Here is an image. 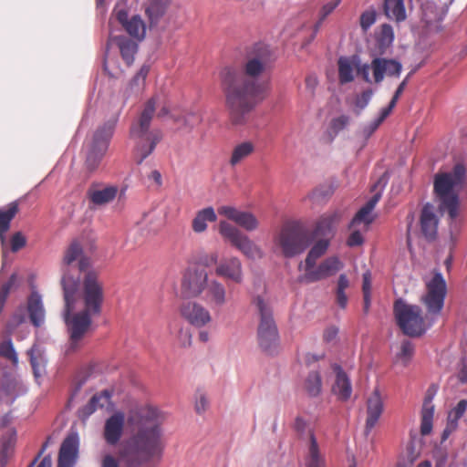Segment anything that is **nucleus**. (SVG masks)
<instances>
[{"instance_id":"c756f323","label":"nucleus","mask_w":467,"mask_h":467,"mask_svg":"<svg viewBox=\"0 0 467 467\" xmlns=\"http://www.w3.org/2000/svg\"><path fill=\"white\" fill-rule=\"evenodd\" d=\"M343 212L336 210L323 214L314 230V234L322 236L323 238L332 235L337 224L341 221Z\"/></svg>"},{"instance_id":"f704fd0d","label":"nucleus","mask_w":467,"mask_h":467,"mask_svg":"<svg viewBox=\"0 0 467 467\" xmlns=\"http://www.w3.org/2000/svg\"><path fill=\"white\" fill-rule=\"evenodd\" d=\"M28 355L34 376L38 381L46 372L47 358L45 357L44 350L39 345L35 344L28 350Z\"/></svg>"},{"instance_id":"8fccbe9b","label":"nucleus","mask_w":467,"mask_h":467,"mask_svg":"<svg viewBox=\"0 0 467 467\" xmlns=\"http://www.w3.org/2000/svg\"><path fill=\"white\" fill-rule=\"evenodd\" d=\"M394 40V33L391 26L383 25L379 37V42L381 46L389 47Z\"/></svg>"},{"instance_id":"7ed1b4c3","label":"nucleus","mask_w":467,"mask_h":467,"mask_svg":"<svg viewBox=\"0 0 467 467\" xmlns=\"http://www.w3.org/2000/svg\"><path fill=\"white\" fill-rule=\"evenodd\" d=\"M163 419L164 413L151 405L136 406L130 410L128 421L138 426L139 431L130 438L127 453L137 464L161 458L165 445L159 424Z\"/></svg>"},{"instance_id":"bf43d9fd","label":"nucleus","mask_w":467,"mask_h":467,"mask_svg":"<svg viewBox=\"0 0 467 467\" xmlns=\"http://www.w3.org/2000/svg\"><path fill=\"white\" fill-rule=\"evenodd\" d=\"M349 123V117L346 115H341L337 118H335L331 120V130L338 133L339 131L343 130Z\"/></svg>"},{"instance_id":"ea45409f","label":"nucleus","mask_w":467,"mask_h":467,"mask_svg":"<svg viewBox=\"0 0 467 467\" xmlns=\"http://www.w3.org/2000/svg\"><path fill=\"white\" fill-rule=\"evenodd\" d=\"M384 11L389 19L397 22L406 19V10L403 0H385Z\"/></svg>"},{"instance_id":"5fc2aeb1","label":"nucleus","mask_w":467,"mask_h":467,"mask_svg":"<svg viewBox=\"0 0 467 467\" xmlns=\"http://www.w3.org/2000/svg\"><path fill=\"white\" fill-rule=\"evenodd\" d=\"M150 67L148 65H143L140 71L134 76L130 82L131 88H140L146 79L147 75L149 74Z\"/></svg>"},{"instance_id":"58836bf2","label":"nucleus","mask_w":467,"mask_h":467,"mask_svg":"<svg viewBox=\"0 0 467 467\" xmlns=\"http://www.w3.org/2000/svg\"><path fill=\"white\" fill-rule=\"evenodd\" d=\"M16 443V431L8 430L0 440V460H5V465L7 460L12 456Z\"/></svg>"},{"instance_id":"7c9ffc66","label":"nucleus","mask_w":467,"mask_h":467,"mask_svg":"<svg viewBox=\"0 0 467 467\" xmlns=\"http://www.w3.org/2000/svg\"><path fill=\"white\" fill-rule=\"evenodd\" d=\"M18 211L16 202L10 203L6 208L0 209V242L2 246L3 257L5 260L8 253V243L5 233L10 228V223Z\"/></svg>"},{"instance_id":"4be33fe9","label":"nucleus","mask_w":467,"mask_h":467,"mask_svg":"<svg viewBox=\"0 0 467 467\" xmlns=\"http://www.w3.org/2000/svg\"><path fill=\"white\" fill-rule=\"evenodd\" d=\"M125 425V414L116 411L104 423L103 438L107 444L115 446L120 441Z\"/></svg>"},{"instance_id":"a19ab883","label":"nucleus","mask_w":467,"mask_h":467,"mask_svg":"<svg viewBox=\"0 0 467 467\" xmlns=\"http://www.w3.org/2000/svg\"><path fill=\"white\" fill-rule=\"evenodd\" d=\"M414 354V345L410 340H403L400 349L395 354L394 362L396 365L406 367Z\"/></svg>"},{"instance_id":"09e8293b","label":"nucleus","mask_w":467,"mask_h":467,"mask_svg":"<svg viewBox=\"0 0 467 467\" xmlns=\"http://www.w3.org/2000/svg\"><path fill=\"white\" fill-rule=\"evenodd\" d=\"M26 321V317H25V313H24V308L21 307L19 308L16 312H15V314L12 316L11 319L9 320L8 324H7V332L8 333H13L15 331V329L19 327L20 325H22L23 323H25Z\"/></svg>"},{"instance_id":"a18cd8bd","label":"nucleus","mask_w":467,"mask_h":467,"mask_svg":"<svg viewBox=\"0 0 467 467\" xmlns=\"http://www.w3.org/2000/svg\"><path fill=\"white\" fill-rule=\"evenodd\" d=\"M339 4H340V0H332V1H329V2L326 3L322 6V8L320 10V15H319V20H318V22L315 26L314 35L318 31L321 24L326 19V17L327 16H329L337 7V5Z\"/></svg>"},{"instance_id":"79ce46f5","label":"nucleus","mask_w":467,"mask_h":467,"mask_svg":"<svg viewBox=\"0 0 467 467\" xmlns=\"http://www.w3.org/2000/svg\"><path fill=\"white\" fill-rule=\"evenodd\" d=\"M305 389L309 396L317 397L322 391V379L318 371H311L305 381Z\"/></svg>"},{"instance_id":"603ef678","label":"nucleus","mask_w":467,"mask_h":467,"mask_svg":"<svg viewBox=\"0 0 467 467\" xmlns=\"http://www.w3.org/2000/svg\"><path fill=\"white\" fill-rule=\"evenodd\" d=\"M443 18H444V15H439L432 21L431 18L428 17V15L426 13L423 16V19L426 23V26H427L428 30L431 32H435V33L441 32L442 30Z\"/></svg>"},{"instance_id":"c03bdc74","label":"nucleus","mask_w":467,"mask_h":467,"mask_svg":"<svg viewBox=\"0 0 467 467\" xmlns=\"http://www.w3.org/2000/svg\"><path fill=\"white\" fill-rule=\"evenodd\" d=\"M467 409V400H461L457 405L449 412L448 428L454 430L458 425V420L463 416Z\"/></svg>"},{"instance_id":"423d86ee","label":"nucleus","mask_w":467,"mask_h":467,"mask_svg":"<svg viewBox=\"0 0 467 467\" xmlns=\"http://www.w3.org/2000/svg\"><path fill=\"white\" fill-rule=\"evenodd\" d=\"M311 240L308 232L300 224L289 223L284 224L274 237V247L284 257L293 258L303 254Z\"/></svg>"},{"instance_id":"20e7f679","label":"nucleus","mask_w":467,"mask_h":467,"mask_svg":"<svg viewBox=\"0 0 467 467\" xmlns=\"http://www.w3.org/2000/svg\"><path fill=\"white\" fill-rule=\"evenodd\" d=\"M154 112L155 99H150L130 126V137L134 143V158L139 164L153 152L163 137L161 130L150 129Z\"/></svg>"},{"instance_id":"72a5a7b5","label":"nucleus","mask_w":467,"mask_h":467,"mask_svg":"<svg viewBox=\"0 0 467 467\" xmlns=\"http://www.w3.org/2000/svg\"><path fill=\"white\" fill-rule=\"evenodd\" d=\"M171 0H146L144 11L150 25H156L164 16Z\"/></svg>"},{"instance_id":"774afa93","label":"nucleus","mask_w":467,"mask_h":467,"mask_svg":"<svg viewBox=\"0 0 467 467\" xmlns=\"http://www.w3.org/2000/svg\"><path fill=\"white\" fill-rule=\"evenodd\" d=\"M336 301L337 306L344 309L347 306L348 304V296L345 292L341 291H336Z\"/></svg>"},{"instance_id":"e2e57ef3","label":"nucleus","mask_w":467,"mask_h":467,"mask_svg":"<svg viewBox=\"0 0 467 467\" xmlns=\"http://www.w3.org/2000/svg\"><path fill=\"white\" fill-rule=\"evenodd\" d=\"M363 293H364V300L368 301V295L370 293L371 289V275L368 271L363 274V285H362Z\"/></svg>"},{"instance_id":"6ab92c4d","label":"nucleus","mask_w":467,"mask_h":467,"mask_svg":"<svg viewBox=\"0 0 467 467\" xmlns=\"http://www.w3.org/2000/svg\"><path fill=\"white\" fill-rule=\"evenodd\" d=\"M181 316L192 326L203 327L212 321L209 310L195 301H187L180 307Z\"/></svg>"},{"instance_id":"2f4dec72","label":"nucleus","mask_w":467,"mask_h":467,"mask_svg":"<svg viewBox=\"0 0 467 467\" xmlns=\"http://www.w3.org/2000/svg\"><path fill=\"white\" fill-rule=\"evenodd\" d=\"M119 189L115 185H108L102 188H94L88 191V197L95 206H103L112 202Z\"/></svg>"},{"instance_id":"6e6d98bb","label":"nucleus","mask_w":467,"mask_h":467,"mask_svg":"<svg viewBox=\"0 0 467 467\" xmlns=\"http://www.w3.org/2000/svg\"><path fill=\"white\" fill-rule=\"evenodd\" d=\"M373 96V91L371 89H367L363 91L360 95L356 98L355 106L359 109V111L363 110L369 103L371 98Z\"/></svg>"},{"instance_id":"f3484780","label":"nucleus","mask_w":467,"mask_h":467,"mask_svg":"<svg viewBox=\"0 0 467 467\" xmlns=\"http://www.w3.org/2000/svg\"><path fill=\"white\" fill-rule=\"evenodd\" d=\"M343 268V263L336 256L327 257L317 266L316 265L298 276L300 283H315L336 275Z\"/></svg>"},{"instance_id":"37998d69","label":"nucleus","mask_w":467,"mask_h":467,"mask_svg":"<svg viewBox=\"0 0 467 467\" xmlns=\"http://www.w3.org/2000/svg\"><path fill=\"white\" fill-rule=\"evenodd\" d=\"M391 110L387 107L382 108L379 115L371 120L369 123L366 124L361 130V135L368 140L379 127V125L385 120V119L390 114Z\"/></svg>"},{"instance_id":"39448f33","label":"nucleus","mask_w":467,"mask_h":467,"mask_svg":"<svg viewBox=\"0 0 467 467\" xmlns=\"http://www.w3.org/2000/svg\"><path fill=\"white\" fill-rule=\"evenodd\" d=\"M466 175L462 163H457L451 171L440 172L434 176L433 190L441 212H447L451 220L458 215L459 191Z\"/></svg>"},{"instance_id":"5701e85b","label":"nucleus","mask_w":467,"mask_h":467,"mask_svg":"<svg viewBox=\"0 0 467 467\" xmlns=\"http://www.w3.org/2000/svg\"><path fill=\"white\" fill-rule=\"evenodd\" d=\"M79 438L77 433L69 434L62 442L57 467H74L78 458Z\"/></svg>"},{"instance_id":"2eb2a0df","label":"nucleus","mask_w":467,"mask_h":467,"mask_svg":"<svg viewBox=\"0 0 467 467\" xmlns=\"http://www.w3.org/2000/svg\"><path fill=\"white\" fill-rule=\"evenodd\" d=\"M338 79L341 84L350 83L355 78V72L360 75L367 83H372L369 66L362 64L358 56L340 57L337 61Z\"/></svg>"},{"instance_id":"b1692460","label":"nucleus","mask_w":467,"mask_h":467,"mask_svg":"<svg viewBox=\"0 0 467 467\" xmlns=\"http://www.w3.org/2000/svg\"><path fill=\"white\" fill-rule=\"evenodd\" d=\"M384 410V403L378 388H375L373 392L367 400V420L365 426V432L368 434L376 426Z\"/></svg>"},{"instance_id":"9d476101","label":"nucleus","mask_w":467,"mask_h":467,"mask_svg":"<svg viewBox=\"0 0 467 467\" xmlns=\"http://www.w3.org/2000/svg\"><path fill=\"white\" fill-rule=\"evenodd\" d=\"M386 182H382L379 180L372 187V191H376L379 188L373 196L366 202V204L360 208L355 217L352 219L349 228L352 229V233L348 238L347 244L350 247L361 245L364 242L363 234L368 229L369 224L374 220L372 212L381 198L383 188Z\"/></svg>"},{"instance_id":"a211bd4d","label":"nucleus","mask_w":467,"mask_h":467,"mask_svg":"<svg viewBox=\"0 0 467 467\" xmlns=\"http://www.w3.org/2000/svg\"><path fill=\"white\" fill-rule=\"evenodd\" d=\"M368 66L372 83L376 84L381 83L385 77L399 78L402 70L401 63L392 58L374 57Z\"/></svg>"},{"instance_id":"f03ea898","label":"nucleus","mask_w":467,"mask_h":467,"mask_svg":"<svg viewBox=\"0 0 467 467\" xmlns=\"http://www.w3.org/2000/svg\"><path fill=\"white\" fill-rule=\"evenodd\" d=\"M271 49L258 43L247 51L239 68L226 67L220 72L225 105L234 125H244L250 113L265 98L266 83L262 77L270 69Z\"/></svg>"},{"instance_id":"e433bc0d","label":"nucleus","mask_w":467,"mask_h":467,"mask_svg":"<svg viewBox=\"0 0 467 467\" xmlns=\"http://www.w3.org/2000/svg\"><path fill=\"white\" fill-rule=\"evenodd\" d=\"M217 215L213 207H206L199 211L192 220V230L195 233H202L207 229L208 222H215Z\"/></svg>"},{"instance_id":"338daca9","label":"nucleus","mask_w":467,"mask_h":467,"mask_svg":"<svg viewBox=\"0 0 467 467\" xmlns=\"http://www.w3.org/2000/svg\"><path fill=\"white\" fill-rule=\"evenodd\" d=\"M318 85V79L315 75H309L306 78V88L310 92H314Z\"/></svg>"},{"instance_id":"0e129e2a","label":"nucleus","mask_w":467,"mask_h":467,"mask_svg":"<svg viewBox=\"0 0 467 467\" xmlns=\"http://www.w3.org/2000/svg\"><path fill=\"white\" fill-rule=\"evenodd\" d=\"M338 328L336 327H329L324 331V340L327 343L334 342L337 337Z\"/></svg>"},{"instance_id":"c9c22d12","label":"nucleus","mask_w":467,"mask_h":467,"mask_svg":"<svg viewBox=\"0 0 467 467\" xmlns=\"http://www.w3.org/2000/svg\"><path fill=\"white\" fill-rule=\"evenodd\" d=\"M255 150L254 144L250 140H244L236 144L231 152L229 164L235 167L252 155Z\"/></svg>"},{"instance_id":"aec40b11","label":"nucleus","mask_w":467,"mask_h":467,"mask_svg":"<svg viewBox=\"0 0 467 467\" xmlns=\"http://www.w3.org/2000/svg\"><path fill=\"white\" fill-rule=\"evenodd\" d=\"M218 213L248 232L255 231L259 226V221L255 215L250 212L225 205L221 206L218 209Z\"/></svg>"},{"instance_id":"864d4df0","label":"nucleus","mask_w":467,"mask_h":467,"mask_svg":"<svg viewBox=\"0 0 467 467\" xmlns=\"http://www.w3.org/2000/svg\"><path fill=\"white\" fill-rule=\"evenodd\" d=\"M9 244L10 251L13 253H16L26 246V239L21 232H16L12 235Z\"/></svg>"},{"instance_id":"052dcab7","label":"nucleus","mask_w":467,"mask_h":467,"mask_svg":"<svg viewBox=\"0 0 467 467\" xmlns=\"http://www.w3.org/2000/svg\"><path fill=\"white\" fill-rule=\"evenodd\" d=\"M209 401L205 394L199 393L195 400V410L197 413L204 412L208 407Z\"/></svg>"},{"instance_id":"473e14b6","label":"nucleus","mask_w":467,"mask_h":467,"mask_svg":"<svg viewBox=\"0 0 467 467\" xmlns=\"http://www.w3.org/2000/svg\"><path fill=\"white\" fill-rule=\"evenodd\" d=\"M329 246V240L327 238H321L317 241L310 248L305 262H300L298 269L300 271H306L316 265L318 258L326 254Z\"/></svg>"},{"instance_id":"9b49d317","label":"nucleus","mask_w":467,"mask_h":467,"mask_svg":"<svg viewBox=\"0 0 467 467\" xmlns=\"http://www.w3.org/2000/svg\"><path fill=\"white\" fill-rule=\"evenodd\" d=\"M394 315L402 332L410 337L421 336L431 326V323L426 324L419 306L407 304L402 299L395 302Z\"/></svg>"},{"instance_id":"dca6fc26","label":"nucleus","mask_w":467,"mask_h":467,"mask_svg":"<svg viewBox=\"0 0 467 467\" xmlns=\"http://www.w3.org/2000/svg\"><path fill=\"white\" fill-rule=\"evenodd\" d=\"M209 282L208 273L198 267H188L182 278V293L187 297L201 296Z\"/></svg>"},{"instance_id":"3c124183","label":"nucleus","mask_w":467,"mask_h":467,"mask_svg":"<svg viewBox=\"0 0 467 467\" xmlns=\"http://www.w3.org/2000/svg\"><path fill=\"white\" fill-rule=\"evenodd\" d=\"M413 73H414V71L410 72L408 74V76L400 82V84L399 85L397 89L395 90L394 95H393L389 104L387 106V108L389 109L391 111L394 109V107L396 106V104H397L400 97L403 93L404 89L406 88L409 79L412 76Z\"/></svg>"},{"instance_id":"4468645a","label":"nucleus","mask_w":467,"mask_h":467,"mask_svg":"<svg viewBox=\"0 0 467 467\" xmlns=\"http://www.w3.org/2000/svg\"><path fill=\"white\" fill-rule=\"evenodd\" d=\"M130 8L127 0L119 1L112 12V16L124 30L136 41H142L146 36V24L140 15L130 16Z\"/></svg>"},{"instance_id":"49530a36","label":"nucleus","mask_w":467,"mask_h":467,"mask_svg":"<svg viewBox=\"0 0 467 467\" xmlns=\"http://www.w3.org/2000/svg\"><path fill=\"white\" fill-rule=\"evenodd\" d=\"M0 356L10 359L14 364H17L18 358L10 338L0 343Z\"/></svg>"},{"instance_id":"f8f14e48","label":"nucleus","mask_w":467,"mask_h":467,"mask_svg":"<svg viewBox=\"0 0 467 467\" xmlns=\"http://www.w3.org/2000/svg\"><path fill=\"white\" fill-rule=\"evenodd\" d=\"M426 292L421 296L431 323L441 312L447 294V285L441 272H434L431 277L424 278Z\"/></svg>"},{"instance_id":"bb28decb","label":"nucleus","mask_w":467,"mask_h":467,"mask_svg":"<svg viewBox=\"0 0 467 467\" xmlns=\"http://www.w3.org/2000/svg\"><path fill=\"white\" fill-rule=\"evenodd\" d=\"M205 301L213 307H222L228 302L224 285L217 279L209 280L205 289Z\"/></svg>"},{"instance_id":"f257e3e1","label":"nucleus","mask_w":467,"mask_h":467,"mask_svg":"<svg viewBox=\"0 0 467 467\" xmlns=\"http://www.w3.org/2000/svg\"><path fill=\"white\" fill-rule=\"evenodd\" d=\"M89 268V258L84 256L81 244L73 241L66 249L61 264L60 283L65 303L62 317L69 334L67 355L77 351L90 327L92 317L101 311L103 285L98 273Z\"/></svg>"},{"instance_id":"de8ad7c7","label":"nucleus","mask_w":467,"mask_h":467,"mask_svg":"<svg viewBox=\"0 0 467 467\" xmlns=\"http://www.w3.org/2000/svg\"><path fill=\"white\" fill-rule=\"evenodd\" d=\"M16 283V275L13 274L9 280L3 284L0 287V313L2 312L5 300L10 293L11 288L15 285Z\"/></svg>"},{"instance_id":"4d7b16f0","label":"nucleus","mask_w":467,"mask_h":467,"mask_svg":"<svg viewBox=\"0 0 467 467\" xmlns=\"http://www.w3.org/2000/svg\"><path fill=\"white\" fill-rule=\"evenodd\" d=\"M376 21V12L374 10H367L360 16V26L367 31Z\"/></svg>"},{"instance_id":"c85d7f7f","label":"nucleus","mask_w":467,"mask_h":467,"mask_svg":"<svg viewBox=\"0 0 467 467\" xmlns=\"http://www.w3.org/2000/svg\"><path fill=\"white\" fill-rule=\"evenodd\" d=\"M439 219L434 213L433 206L427 203L423 206L420 214V230L422 235L429 241L436 238Z\"/></svg>"},{"instance_id":"13d9d810","label":"nucleus","mask_w":467,"mask_h":467,"mask_svg":"<svg viewBox=\"0 0 467 467\" xmlns=\"http://www.w3.org/2000/svg\"><path fill=\"white\" fill-rule=\"evenodd\" d=\"M100 467H120L119 461L109 451H103L100 457Z\"/></svg>"},{"instance_id":"ddd939ff","label":"nucleus","mask_w":467,"mask_h":467,"mask_svg":"<svg viewBox=\"0 0 467 467\" xmlns=\"http://www.w3.org/2000/svg\"><path fill=\"white\" fill-rule=\"evenodd\" d=\"M219 233L247 259L256 261L264 258L265 252L261 246L228 222H220Z\"/></svg>"},{"instance_id":"1a4fd4ad","label":"nucleus","mask_w":467,"mask_h":467,"mask_svg":"<svg viewBox=\"0 0 467 467\" xmlns=\"http://www.w3.org/2000/svg\"><path fill=\"white\" fill-rule=\"evenodd\" d=\"M303 446L306 467H327L325 454L317 441L314 426L302 417H296L294 422Z\"/></svg>"},{"instance_id":"680f3d73","label":"nucleus","mask_w":467,"mask_h":467,"mask_svg":"<svg viewBox=\"0 0 467 467\" xmlns=\"http://www.w3.org/2000/svg\"><path fill=\"white\" fill-rule=\"evenodd\" d=\"M92 398H98L95 401V405H99V408H103L109 403L111 394L109 391L104 390L99 394H95Z\"/></svg>"},{"instance_id":"0eeeda50","label":"nucleus","mask_w":467,"mask_h":467,"mask_svg":"<svg viewBox=\"0 0 467 467\" xmlns=\"http://www.w3.org/2000/svg\"><path fill=\"white\" fill-rule=\"evenodd\" d=\"M253 304L260 317L257 331L259 345L265 353L274 355L278 350L279 335L273 317L272 307L260 296L254 297Z\"/></svg>"},{"instance_id":"393cba45","label":"nucleus","mask_w":467,"mask_h":467,"mask_svg":"<svg viewBox=\"0 0 467 467\" xmlns=\"http://www.w3.org/2000/svg\"><path fill=\"white\" fill-rule=\"evenodd\" d=\"M332 368L336 374L335 381L332 385V393L337 396V400L347 401L352 395L350 379L339 365L334 364Z\"/></svg>"},{"instance_id":"cd10ccee","label":"nucleus","mask_w":467,"mask_h":467,"mask_svg":"<svg viewBox=\"0 0 467 467\" xmlns=\"http://www.w3.org/2000/svg\"><path fill=\"white\" fill-rule=\"evenodd\" d=\"M437 393V388L433 385L430 387L426 392L422 410H421V424L420 433L422 435H428L432 430V422L434 417V405L432 400Z\"/></svg>"},{"instance_id":"6e6552de","label":"nucleus","mask_w":467,"mask_h":467,"mask_svg":"<svg viewBox=\"0 0 467 467\" xmlns=\"http://www.w3.org/2000/svg\"><path fill=\"white\" fill-rule=\"evenodd\" d=\"M119 120L118 115L111 116L99 125L86 145V165L90 171L98 168L105 156Z\"/></svg>"},{"instance_id":"a878e982","label":"nucleus","mask_w":467,"mask_h":467,"mask_svg":"<svg viewBox=\"0 0 467 467\" xmlns=\"http://www.w3.org/2000/svg\"><path fill=\"white\" fill-rule=\"evenodd\" d=\"M26 308L32 325L36 327H41L45 323L46 309L41 294L35 288L27 298Z\"/></svg>"},{"instance_id":"69168bd1","label":"nucleus","mask_w":467,"mask_h":467,"mask_svg":"<svg viewBox=\"0 0 467 467\" xmlns=\"http://www.w3.org/2000/svg\"><path fill=\"white\" fill-rule=\"evenodd\" d=\"M97 400H98V398H91L89 402L85 407H83L82 414L85 417L90 416L92 413H94L99 409V405H95V401Z\"/></svg>"},{"instance_id":"412c9836","label":"nucleus","mask_w":467,"mask_h":467,"mask_svg":"<svg viewBox=\"0 0 467 467\" xmlns=\"http://www.w3.org/2000/svg\"><path fill=\"white\" fill-rule=\"evenodd\" d=\"M214 273L217 276L230 280L235 284H242L244 281L243 264L236 256L222 259L217 264Z\"/></svg>"},{"instance_id":"4c0bfd02","label":"nucleus","mask_w":467,"mask_h":467,"mask_svg":"<svg viewBox=\"0 0 467 467\" xmlns=\"http://www.w3.org/2000/svg\"><path fill=\"white\" fill-rule=\"evenodd\" d=\"M116 41L122 58L125 60L127 65H131L134 62L135 55L138 51L137 42L125 36L116 37Z\"/></svg>"}]
</instances>
